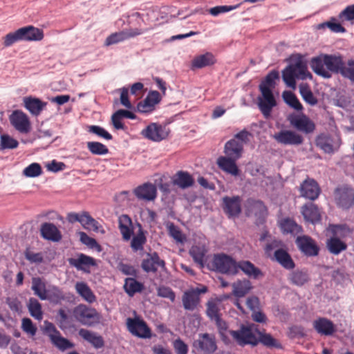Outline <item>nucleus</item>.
Masks as SVG:
<instances>
[{
	"label": "nucleus",
	"instance_id": "1",
	"mask_svg": "<svg viewBox=\"0 0 354 354\" xmlns=\"http://www.w3.org/2000/svg\"><path fill=\"white\" fill-rule=\"evenodd\" d=\"M344 64L341 56L320 55L311 59L310 66L317 75L329 78L331 77L330 72L341 74Z\"/></svg>",
	"mask_w": 354,
	"mask_h": 354
},
{
	"label": "nucleus",
	"instance_id": "2",
	"mask_svg": "<svg viewBox=\"0 0 354 354\" xmlns=\"http://www.w3.org/2000/svg\"><path fill=\"white\" fill-rule=\"evenodd\" d=\"M308 77H312V75L308 71L306 63L299 55L282 71L283 82L293 89L296 88L295 79L306 80Z\"/></svg>",
	"mask_w": 354,
	"mask_h": 354
},
{
	"label": "nucleus",
	"instance_id": "3",
	"mask_svg": "<svg viewBox=\"0 0 354 354\" xmlns=\"http://www.w3.org/2000/svg\"><path fill=\"white\" fill-rule=\"evenodd\" d=\"M206 267L208 270L222 274H235L237 273V262L230 256L219 253L207 259Z\"/></svg>",
	"mask_w": 354,
	"mask_h": 354
},
{
	"label": "nucleus",
	"instance_id": "4",
	"mask_svg": "<svg viewBox=\"0 0 354 354\" xmlns=\"http://www.w3.org/2000/svg\"><path fill=\"white\" fill-rule=\"evenodd\" d=\"M257 332V326L254 324L243 325L239 330H230V335L240 346H256L258 344Z\"/></svg>",
	"mask_w": 354,
	"mask_h": 354
},
{
	"label": "nucleus",
	"instance_id": "5",
	"mask_svg": "<svg viewBox=\"0 0 354 354\" xmlns=\"http://www.w3.org/2000/svg\"><path fill=\"white\" fill-rule=\"evenodd\" d=\"M216 349L215 337L207 333L198 334L192 343V352L196 354H213Z\"/></svg>",
	"mask_w": 354,
	"mask_h": 354
},
{
	"label": "nucleus",
	"instance_id": "6",
	"mask_svg": "<svg viewBox=\"0 0 354 354\" xmlns=\"http://www.w3.org/2000/svg\"><path fill=\"white\" fill-rule=\"evenodd\" d=\"M73 316L83 325L92 326L100 322V315L94 309L80 304L73 310Z\"/></svg>",
	"mask_w": 354,
	"mask_h": 354
},
{
	"label": "nucleus",
	"instance_id": "7",
	"mask_svg": "<svg viewBox=\"0 0 354 354\" xmlns=\"http://www.w3.org/2000/svg\"><path fill=\"white\" fill-rule=\"evenodd\" d=\"M127 326L128 330L134 336L142 339H150L152 337L151 329L140 317L127 318Z\"/></svg>",
	"mask_w": 354,
	"mask_h": 354
},
{
	"label": "nucleus",
	"instance_id": "8",
	"mask_svg": "<svg viewBox=\"0 0 354 354\" xmlns=\"http://www.w3.org/2000/svg\"><path fill=\"white\" fill-rule=\"evenodd\" d=\"M245 215L248 217L254 216L257 223H262L267 214V208L260 200L248 198L245 204Z\"/></svg>",
	"mask_w": 354,
	"mask_h": 354
},
{
	"label": "nucleus",
	"instance_id": "9",
	"mask_svg": "<svg viewBox=\"0 0 354 354\" xmlns=\"http://www.w3.org/2000/svg\"><path fill=\"white\" fill-rule=\"evenodd\" d=\"M259 90L262 97H258V106L264 117L268 118L270 115L272 108L277 104L276 100L270 88L259 85Z\"/></svg>",
	"mask_w": 354,
	"mask_h": 354
},
{
	"label": "nucleus",
	"instance_id": "10",
	"mask_svg": "<svg viewBox=\"0 0 354 354\" xmlns=\"http://www.w3.org/2000/svg\"><path fill=\"white\" fill-rule=\"evenodd\" d=\"M170 133V130L166 125L158 123H151L142 131V135L153 142H160L166 139Z\"/></svg>",
	"mask_w": 354,
	"mask_h": 354
},
{
	"label": "nucleus",
	"instance_id": "11",
	"mask_svg": "<svg viewBox=\"0 0 354 354\" xmlns=\"http://www.w3.org/2000/svg\"><path fill=\"white\" fill-rule=\"evenodd\" d=\"M315 142L325 153L332 154L339 148L341 140L335 138L328 133H321L316 137Z\"/></svg>",
	"mask_w": 354,
	"mask_h": 354
},
{
	"label": "nucleus",
	"instance_id": "12",
	"mask_svg": "<svg viewBox=\"0 0 354 354\" xmlns=\"http://www.w3.org/2000/svg\"><path fill=\"white\" fill-rule=\"evenodd\" d=\"M337 205L343 209H348L354 205V189L348 187L337 188L335 191Z\"/></svg>",
	"mask_w": 354,
	"mask_h": 354
},
{
	"label": "nucleus",
	"instance_id": "13",
	"mask_svg": "<svg viewBox=\"0 0 354 354\" xmlns=\"http://www.w3.org/2000/svg\"><path fill=\"white\" fill-rule=\"evenodd\" d=\"M288 120L296 129L307 134L313 133L315 129V123L304 114H290Z\"/></svg>",
	"mask_w": 354,
	"mask_h": 354
},
{
	"label": "nucleus",
	"instance_id": "14",
	"mask_svg": "<svg viewBox=\"0 0 354 354\" xmlns=\"http://www.w3.org/2000/svg\"><path fill=\"white\" fill-rule=\"evenodd\" d=\"M242 199L239 196H224L222 198V208L228 218L238 217L241 213Z\"/></svg>",
	"mask_w": 354,
	"mask_h": 354
},
{
	"label": "nucleus",
	"instance_id": "15",
	"mask_svg": "<svg viewBox=\"0 0 354 354\" xmlns=\"http://www.w3.org/2000/svg\"><path fill=\"white\" fill-rule=\"evenodd\" d=\"M12 126L21 133H28L30 131L31 124L28 115L21 111L15 110L9 116Z\"/></svg>",
	"mask_w": 354,
	"mask_h": 354
},
{
	"label": "nucleus",
	"instance_id": "16",
	"mask_svg": "<svg viewBox=\"0 0 354 354\" xmlns=\"http://www.w3.org/2000/svg\"><path fill=\"white\" fill-rule=\"evenodd\" d=\"M68 262L71 266L85 273H90L91 268L97 266L94 258L82 253H78L75 257L68 259Z\"/></svg>",
	"mask_w": 354,
	"mask_h": 354
},
{
	"label": "nucleus",
	"instance_id": "17",
	"mask_svg": "<svg viewBox=\"0 0 354 354\" xmlns=\"http://www.w3.org/2000/svg\"><path fill=\"white\" fill-rule=\"evenodd\" d=\"M295 243L299 250L306 256L315 257L318 255L319 248L311 237L306 235L298 236Z\"/></svg>",
	"mask_w": 354,
	"mask_h": 354
},
{
	"label": "nucleus",
	"instance_id": "18",
	"mask_svg": "<svg viewBox=\"0 0 354 354\" xmlns=\"http://www.w3.org/2000/svg\"><path fill=\"white\" fill-rule=\"evenodd\" d=\"M273 138L279 144L283 145L298 146L304 142L301 135L290 130H281L273 136Z\"/></svg>",
	"mask_w": 354,
	"mask_h": 354
},
{
	"label": "nucleus",
	"instance_id": "19",
	"mask_svg": "<svg viewBox=\"0 0 354 354\" xmlns=\"http://www.w3.org/2000/svg\"><path fill=\"white\" fill-rule=\"evenodd\" d=\"M301 196L311 201L318 198L320 188L318 183L313 179H306L300 185Z\"/></svg>",
	"mask_w": 354,
	"mask_h": 354
},
{
	"label": "nucleus",
	"instance_id": "20",
	"mask_svg": "<svg viewBox=\"0 0 354 354\" xmlns=\"http://www.w3.org/2000/svg\"><path fill=\"white\" fill-rule=\"evenodd\" d=\"M165 266V261L160 259L157 252L147 254L141 264L142 268L147 272H156L158 267L164 268Z\"/></svg>",
	"mask_w": 354,
	"mask_h": 354
},
{
	"label": "nucleus",
	"instance_id": "21",
	"mask_svg": "<svg viewBox=\"0 0 354 354\" xmlns=\"http://www.w3.org/2000/svg\"><path fill=\"white\" fill-rule=\"evenodd\" d=\"M207 289H192L185 292L183 297V306L186 310H193L199 303V295L205 293Z\"/></svg>",
	"mask_w": 354,
	"mask_h": 354
},
{
	"label": "nucleus",
	"instance_id": "22",
	"mask_svg": "<svg viewBox=\"0 0 354 354\" xmlns=\"http://www.w3.org/2000/svg\"><path fill=\"white\" fill-rule=\"evenodd\" d=\"M133 193L139 199L153 201L156 198L157 189L154 185L146 183L136 187Z\"/></svg>",
	"mask_w": 354,
	"mask_h": 354
},
{
	"label": "nucleus",
	"instance_id": "23",
	"mask_svg": "<svg viewBox=\"0 0 354 354\" xmlns=\"http://www.w3.org/2000/svg\"><path fill=\"white\" fill-rule=\"evenodd\" d=\"M313 327L320 335L330 336L336 331L335 324L329 319L321 317L313 322Z\"/></svg>",
	"mask_w": 354,
	"mask_h": 354
},
{
	"label": "nucleus",
	"instance_id": "24",
	"mask_svg": "<svg viewBox=\"0 0 354 354\" xmlns=\"http://www.w3.org/2000/svg\"><path fill=\"white\" fill-rule=\"evenodd\" d=\"M301 213L306 221L312 223L319 222L322 218L317 206L313 203L304 205L301 208Z\"/></svg>",
	"mask_w": 354,
	"mask_h": 354
},
{
	"label": "nucleus",
	"instance_id": "25",
	"mask_svg": "<svg viewBox=\"0 0 354 354\" xmlns=\"http://www.w3.org/2000/svg\"><path fill=\"white\" fill-rule=\"evenodd\" d=\"M41 236L46 240L59 241L62 239V234L57 227L51 223H44L41 225Z\"/></svg>",
	"mask_w": 354,
	"mask_h": 354
},
{
	"label": "nucleus",
	"instance_id": "26",
	"mask_svg": "<svg viewBox=\"0 0 354 354\" xmlns=\"http://www.w3.org/2000/svg\"><path fill=\"white\" fill-rule=\"evenodd\" d=\"M272 260L277 261L280 266L286 270L295 268V264L289 253L284 250H275L273 254Z\"/></svg>",
	"mask_w": 354,
	"mask_h": 354
},
{
	"label": "nucleus",
	"instance_id": "27",
	"mask_svg": "<svg viewBox=\"0 0 354 354\" xmlns=\"http://www.w3.org/2000/svg\"><path fill=\"white\" fill-rule=\"evenodd\" d=\"M35 295H37L41 299H47L50 302L57 304L62 299L63 295L60 289H33Z\"/></svg>",
	"mask_w": 354,
	"mask_h": 354
},
{
	"label": "nucleus",
	"instance_id": "28",
	"mask_svg": "<svg viewBox=\"0 0 354 354\" xmlns=\"http://www.w3.org/2000/svg\"><path fill=\"white\" fill-rule=\"evenodd\" d=\"M173 184L179 188L185 189L194 184V179L187 171H178L172 180Z\"/></svg>",
	"mask_w": 354,
	"mask_h": 354
},
{
	"label": "nucleus",
	"instance_id": "29",
	"mask_svg": "<svg viewBox=\"0 0 354 354\" xmlns=\"http://www.w3.org/2000/svg\"><path fill=\"white\" fill-rule=\"evenodd\" d=\"M243 151V145L236 139H231L225 145V153L233 159L237 160L241 158Z\"/></svg>",
	"mask_w": 354,
	"mask_h": 354
},
{
	"label": "nucleus",
	"instance_id": "30",
	"mask_svg": "<svg viewBox=\"0 0 354 354\" xmlns=\"http://www.w3.org/2000/svg\"><path fill=\"white\" fill-rule=\"evenodd\" d=\"M19 31L21 40L40 41L44 37L43 31L32 26L21 28Z\"/></svg>",
	"mask_w": 354,
	"mask_h": 354
},
{
	"label": "nucleus",
	"instance_id": "31",
	"mask_svg": "<svg viewBox=\"0 0 354 354\" xmlns=\"http://www.w3.org/2000/svg\"><path fill=\"white\" fill-rule=\"evenodd\" d=\"M24 106L33 115L37 116L40 114L47 103L42 102L39 98L33 97H26L24 98Z\"/></svg>",
	"mask_w": 354,
	"mask_h": 354
},
{
	"label": "nucleus",
	"instance_id": "32",
	"mask_svg": "<svg viewBox=\"0 0 354 354\" xmlns=\"http://www.w3.org/2000/svg\"><path fill=\"white\" fill-rule=\"evenodd\" d=\"M207 250L203 246L193 245L189 250V254L200 268L206 267L207 259H211L212 257L206 256Z\"/></svg>",
	"mask_w": 354,
	"mask_h": 354
},
{
	"label": "nucleus",
	"instance_id": "33",
	"mask_svg": "<svg viewBox=\"0 0 354 354\" xmlns=\"http://www.w3.org/2000/svg\"><path fill=\"white\" fill-rule=\"evenodd\" d=\"M235 161L233 158L221 156L217 160V164L223 171L236 176L239 174V169Z\"/></svg>",
	"mask_w": 354,
	"mask_h": 354
},
{
	"label": "nucleus",
	"instance_id": "34",
	"mask_svg": "<svg viewBox=\"0 0 354 354\" xmlns=\"http://www.w3.org/2000/svg\"><path fill=\"white\" fill-rule=\"evenodd\" d=\"M239 269L254 279H259L263 276L261 270L249 261H241L237 263V271Z\"/></svg>",
	"mask_w": 354,
	"mask_h": 354
},
{
	"label": "nucleus",
	"instance_id": "35",
	"mask_svg": "<svg viewBox=\"0 0 354 354\" xmlns=\"http://www.w3.org/2000/svg\"><path fill=\"white\" fill-rule=\"evenodd\" d=\"M119 229L124 240L128 241L133 234L132 222L127 214H122L119 217Z\"/></svg>",
	"mask_w": 354,
	"mask_h": 354
},
{
	"label": "nucleus",
	"instance_id": "36",
	"mask_svg": "<svg viewBox=\"0 0 354 354\" xmlns=\"http://www.w3.org/2000/svg\"><path fill=\"white\" fill-rule=\"evenodd\" d=\"M215 63L214 55L210 53L198 55L192 61V69L202 68L213 65Z\"/></svg>",
	"mask_w": 354,
	"mask_h": 354
},
{
	"label": "nucleus",
	"instance_id": "37",
	"mask_svg": "<svg viewBox=\"0 0 354 354\" xmlns=\"http://www.w3.org/2000/svg\"><path fill=\"white\" fill-rule=\"evenodd\" d=\"M79 335L96 348H102L104 346L102 337L95 333L82 328L79 330Z\"/></svg>",
	"mask_w": 354,
	"mask_h": 354
},
{
	"label": "nucleus",
	"instance_id": "38",
	"mask_svg": "<svg viewBox=\"0 0 354 354\" xmlns=\"http://www.w3.org/2000/svg\"><path fill=\"white\" fill-rule=\"evenodd\" d=\"M258 343H261L263 346L269 348H281L282 346L280 342L272 337L269 333L257 332Z\"/></svg>",
	"mask_w": 354,
	"mask_h": 354
},
{
	"label": "nucleus",
	"instance_id": "39",
	"mask_svg": "<svg viewBox=\"0 0 354 354\" xmlns=\"http://www.w3.org/2000/svg\"><path fill=\"white\" fill-rule=\"evenodd\" d=\"M326 247L331 254L337 255L346 250L347 245L345 242L341 241L340 239L333 236L327 240Z\"/></svg>",
	"mask_w": 354,
	"mask_h": 354
},
{
	"label": "nucleus",
	"instance_id": "40",
	"mask_svg": "<svg viewBox=\"0 0 354 354\" xmlns=\"http://www.w3.org/2000/svg\"><path fill=\"white\" fill-rule=\"evenodd\" d=\"M80 223L84 229L94 232H99V228L101 227L99 223L87 212H82Z\"/></svg>",
	"mask_w": 354,
	"mask_h": 354
},
{
	"label": "nucleus",
	"instance_id": "41",
	"mask_svg": "<svg viewBox=\"0 0 354 354\" xmlns=\"http://www.w3.org/2000/svg\"><path fill=\"white\" fill-rule=\"evenodd\" d=\"M138 226L139 227V230L137 234L133 237L131 242V247L134 251L142 250L143 245L147 241V238L141 225L138 223Z\"/></svg>",
	"mask_w": 354,
	"mask_h": 354
},
{
	"label": "nucleus",
	"instance_id": "42",
	"mask_svg": "<svg viewBox=\"0 0 354 354\" xmlns=\"http://www.w3.org/2000/svg\"><path fill=\"white\" fill-rule=\"evenodd\" d=\"M289 280L294 286H302L308 281L309 277L306 272L296 270L290 274Z\"/></svg>",
	"mask_w": 354,
	"mask_h": 354
},
{
	"label": "nucleus",
	"instance_id": "43",
	"mask_svg": "<svg viewBox=\"0 0 354 354\" xmlns=\"http://www.w3.org/2000/svg\"><path fill=\"white\" fill-rule=\"evenodd\" d=\"M329 227L333 236L339 239L346 238L353 232V230L346 225H330Z\"/></svg>",
	"mask_w": 354,
	"mask_h": 354
},
{
	"label": "nucleus",
	"instance_id": "44",
	"mask_svg": "<svg viewBox=\"0 0 354 354\" xmlns=\"http://www.w3.org/2000/svg\"><path fill=\"white\" fill-rule=\"evenodd\" d=\"M284 102L297 111H302L303 106L297 96L291 91H284L282 94Z\"/></svg>",
	"mask_w": 354,
	"mask_h": 354
},
{
	"label": "nucleus",
	"instance_id": "45",
	"mask_svg": "<svg viewBox=\"0 0 354 354\" xmlns=\"http://www.w3.org/2000/svg\"><path fill=\"white\" fill-rule=\"evenodd\" d=\"M281 228L286 233L297 234L302 232V227L292 219L286 218L281 223Z\"/></svg>",
	"mask_w": 354,
	"mask_h": 354
},
{
	"label": "nucleus",
	"instance_id": "46",
	"mask_svg": "<svg viewBox=\"0 0 354 354\" xmlns=\"http://www.w3.org/2000/svg\"><path fill=\"white\" fill-rule=\"evenodd\" d=\"M299 93L304 100L308 104L315 106L317 104V99L315 97L308 85H300Z\"/></svg>",
	"mask_w": 354,
	"mask_h": 354
},
{
	"label": "nucleus",
	"instance_id": "47",
	"mask_svg": "<svg viewBox=\"0 0 354 354\" xmlns=\"http://www.w3.org/2000/svg\"><path fill=\"white\" fill-rule=\"evenodd\" d=\"M167 228L169 236H171L176 242L182 243L185 241V236L183 234L179 227L175 225L174 223H168L167 224Z\"/></svg>",
	"mask_w": 354,
	"mask_h": 354
},
{
	"label": "nucleus",
	"instance_id": "48",
	"mask_svg": "<svg viewBox=\"0 0 354 354\" xmlns=\"http://www.w3.org/2000/svg\"><path fill=\"white\" fill-rule=\"evenodd\" d=\"M19 145L17 140L12 138L8 134H1L0 136V149H13Z\"/></svg>",
	"mask_w": 354,
	"mask_h": 354
},
{
	"label": "nucleus",
	"instance_id": "49",
	"mask_svg": "<svg viewBox=\"0 0 354 354\" xmlns=\"http://www.w3.org/2000/svg\"><path fill=\"white\" fill-rule=\"evenodd\" d=\"M28 310L32 317L37 320H41L43 317L41 307L38 301L31 298L28 302Z\"/></svg>",
	"mask_w": 354,
	"mask_h": 354
},
{
	"label": "nucleus",
	"instance_id": "50",
	"mask_svg": "<svg viewBox=\"0 0 354 354\" xmlns=\"http://www.w3.org/2000/svg\"><path fill=\"white\" fill-rule=\"evenodd\" d=\"M207 314L212 320L215 321L218 326H221V319L218 315V307L216 301H209L207 303Z\"/></svg>",
	"mask_w": 354,
	"mask_h": 354
},
{
	"label": "nucleus",
	"instance_id": "51",
	"mask_svg": "<svg viewBox=\"0 0 354 354\" xmlns=\"http://www.w3.org/2000/svg\"><path fill=\"white\" fill-rule=\"evenodd\" d=\"M87 147L90 152L95 155H104L109 153L108 148L98 142H88Z\"/></svg>",
	"mask_w": 354,
	"mask_h": 354
},
{
	"label": "nucleus",
	"instance_id": "52",
	"mask_svg": "<svg viewBox=\"0 0 354 354\" xmlns=\"http://www.w3.org/2000/svg\"><path fill=\"white\" fill-rule=\"evenodd\" d=\"M54 346L61 351H65L74 347V344L67 339L63 337L59 333L51 340Z\"/></svg>",
	"mask_w": 354,
	"mask_h": 354
},
{
	"label": "nucleus",
	"instance_id": "53",
	"mask_svg": "<svg viewBox=\"0 0 354 354\" xmlns=\"http://www.w3.org/2000/svg\"><path fill=\"white\" fill-rule=\"evenodd\" d=\"M42 173V169L39 163H32L26 167L23 171V174L26 177L35 178L39 176Z\"/></svg>",
	"mask_w": 354,
	"mask_h": 354
},
{
	"label": "nucleus",
	"instance_id": "54",
	"mask_svg": "<svg viewBox=\"0 0 354 354\" xmlns=\"http://www.w3.org/2000/svg\"><path fill=\"white\" fill-rule=\"evenodd\" d=\"M80 239L82 243L87 245L88 248L91 249H95L97 251L101 250V246L96 240L93 238L88 236L85 232H79Z\"/></svg>",
	"mask_w": 354,
	"mask_h": 354
},
{
	"label": "nucleus",
	"instance_id": "55",
	"mask_svg": "<svg viewBox=\"0 0 354 354\" xmlns=\"http://www.w3.org/2000/svg\"><path fill=\"white\" fill-rule=\"evenodd\" d=\"M21 329L30 337L36 335L37 328L29 318H23L21 320Z\"/></svg>",
	"mask_w": 354,
	"mask_h": 354
},
{
	"label": "nucleus",
	"instance_id": "56",
	"mask_svg": "<svg viewBox=\"0 0 354 354\" xmlns=\"http://www.w3.org/2000/svg\"><path fill=\"white\" fill-rule=\"evenodd\" d=\"M127 39L124 30L114 32L110 35L105 40L104 44L106 46H110L115 44L118 42L123 41Z\"/></svg>",
	"mask_w": 354,
	"mask_h": 354
},
{
	"label": "nucleus",
	"instance_id": "57",
	"mask_svg": "<svg viewBox=\"0 0 354 354\" xmlns=\"http://www.w3.org/2000/svg\"><path fill=\"white\" fill-rule=\"evenodd\" d=\"M341 75L354 82V59L348 60L347 66L344 64Z\"/></svg>",
	"mask_w": 354,
	"mask_h": 354
},
{
	"label": "nucleus",
	"instance_id": "58",
	"mask_svg": "<svg viewBox=\"0 0 354 354\" xmlns=\"http://www.w3.org/2000/svg\"><path fill=\"white\" fill-rule=\"evenodd\" d=\"M25 258L32 263H40L44 261V256L41 252H34L29 248L24 252Z\"/></svg>",
	"mask_w": 354,
	"mask_h": 354
},
{
	"label": "nucleus",
	"instance_id": "59",
	"mask_svg": "<svg viewBox=\"0 0 354 354\" xmlns=\"http://www.w3.org/2000/svg\"><path fill=\"white\" fill-rule=\"evenodd\" d=\"M279 77L278 71L273 70L266 76L259 85H263L266 88L273 87L275 84L274 80L279 79Z\"/></svg>",
	"mask_w": 354,
	"mask_h": 354
},
{
	"label": "nucleus",
	"instance_id": "60",
	"mask_svg": "<svg viewBox=\"0 0 354 354\" xmlns=\"http://www.w3.org/2000/svg\"><path fill=\"white\" fill-rule=\"evenodd\" d=\"M19 29L13 32H10L7 34L3 37V45L6 47L10 46L14 43L21 40V37L20 35V33H19Z\"/></svg>",
	"mask_w": 354,
	"mask_h": 354
},
{
	"label": "nucleus",
	"instance_id": "61",
	"mask_svg": "<svg viewBox=\"0 0 354 354\" xmlns=\"http://www.w3.org/2000/svg\"><path fill=\"white\" fill-rule=\"evenodd\" d=\"M43 331L49 337L50 341L60 333L55 326L48 321H45L44 323Z\"/></svg>",
	"mask_w": 354,
	"mask_h": 354
},
{
	"label": "nucleus",
	"instance_id": "62",
	"mask_svg": "<svg viewBox=\"0 0 354 354\" xmlns=\"http://www.w3.org/2000/svg\"><path fill=\"white\" fill-rule=\"evenodd\" d=\"M43 331L49 337L50 341L60 333L55 326L48 321H45L44 323Z\"/></svg>",
	"mask_w": 354,
	"mask_h": 354
},
{
	"label": "nucleus",
	"instance_id": "63",
	"mask_svg": "<svg viewBox=\"0 0 354 354\" xmlns=\"http://www.w3.org/2000/svg\"><path fill=\"white\" fill-rule=\"evenodd\" d=\"M173 346L176 354H187L188 345L180 338L175 339L173 342Z\"/></svg>",
	"mask_w": 354,
	"mask_h": 354
},
{
	"label": "nucleus",
	"instance_id": "64",
	"mask_svg": "<svg viewBox=\"0 0 354 354\" xmlns=\"http://www.w3.org/2000/svg\"><path fill=\"white\" fill-rule=\"evenodd\" d=\"M339 19L342 20H354V4L348 6L339 14Z\"/></svg>",
	"mask_w": 354,
	"mask_h": 354
}]
</instances>
